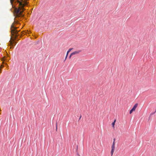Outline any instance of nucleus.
I'll list each match as a JSON object with an SVG mask.
<instances>
[{
	"label": "nucleus",
	"instance_id": "obj_1",
	"mask_svg": "<svg viewBox=\"0 0 156 156\" xmlns=\"http://www.w3.org/2000/svg\"><path fill=\"white\" fill-rule=\"evenodd\" d=\"M29 0H10L11 5L13 7L14 4L15 7L14 8L13 14L16 18L21 20L24 16V11L25 10V6H27Z\"/></svg>",
	"mask_w": 156,
	"mask_h": 156
},
{
	"label": "nucleus",
	"instance_id": "obj_2",
	"mask_svg": "<svg viewBox=\"0 0 156 156\" xmlns=\"http://www.w3.org/2000/svg\"><path fill=\"white\" fill-rule=\"evenodd\" d=\"M14 22L12 24L10 28L11 34L13 37L12 40L9 41L10 48L12 49L14 48V46L17 43V42L19 40L17 39V37L19 36H20V37H22L24 34H29L31 33L30 31L25 30L21 32V34L20 35L19 33L20 30H17V27L16 26V25L19 24V22L16 19V18H14Z\"/></svg>",
	"mask_w": 156,
	"mask_h": 156
},
{
	"label": "nucleus",
	"instance_id": "obj_3",
	"mask_svg": "<svg viewBox=\"0 0 156 156\" xmlns=\"http://www.w3.org/2000/svg\"><path fill=\"white\" fill-rule=\"evenodd\" d=\"M115 138H114L113 139V142L112 145V150L111 151V156H112L113 152L114 151L115 148Z\"/></svg>",
	"mask_w": 156,
	"mask_h": 156
},
{
	"label": "nucleus",
	"instance_id": "obj_4",
	"mask_svg": "<svg viewBox=\"0 0 156 156\" xmlns=\"http://www.w3.org/2000/svg\"><path fill=\"white\" fill-rule=\"evenodd\" d=\"M137 106L138 104L137 103L135 104L133 106L132 108L129 111V113L130 114H131L133 111H134L135 110V109L137 107Z\"/></svg>",
	"mask_w": 156,
	"mask_h": 156
},
{
	"label": "nucleus",
	"instance_id": "obj_5",
	"mask_svg": "<svg viewBox=\"0 0 156 156\" xmlns=\"http://www.w3.org/2000/svg\"><path fill=\"white\" fill-rule=\"evenodd\" d=\"M80 51H76L73 52L71 53V55H74L78 54Z\"/></svg>",
	"mask_w": 156,
	"mask_h": 156
},
{
	"label": "nucleus",
	"instance_id": "obj_6",
	"mask_svg": "<svg viewBox=\"0 0 156 156\" xmlns=\"http://www.w3.org/2000/svg\"><path fill=\"white\" fill-rule=\"evenodd\" d=\"M73 49L72 48H69V50L68 51H67V54H66V58H65V59L64 60V61L66 60V59L67 56H68V53H69V52H70V51Z\"/></svg>",
	"mask_w": 156,
	"mask_h": 156
},
{
	"label": "nucleus",
	"instance_id": "obj_7",
	"mask_svg": "<svg viewBox=\"0 0 156 156\" xmlns=\"http://www.w3.org/2000/svg\"><path fill=\"white\" fill-rule=\"evenodd\" d=\"M115 122H116V120L115 119V120L114 121V122L112 123V125L113 127H114V125H115Z\"/></svg>",
	"mask_w": 156,
	"mask_h": 156
},
{
	"label": "nucleus",
	"instance_id": "obj_8",
	"mask_svg": "<svg viewBox=\"0 0 156 156\" xmlns=\"http://www.w3.org/2000/svg\"><path fill=\"white\" fill-rule=\"evenodd\" d=\"M156 112V110H155V112H153V113H152L150 114V116H149V118L151 117V115H153Z\"/></svg>",
	"mask_w": 156,
	"mask_h": 156
},
{
	"label": "nucleus",
	"instance_id": "obj_9",
	"mask_svg": "<svg viewBox=\"0 0 156 156\" xmlns=\"http://www.w3.org/2000/svg\"><path fill=\"white\" fill-rule=\"evenodd\" d=\"M4 67V65L3 64H2L1 65L0 68H2Z\"/></svg>",
	"mask_w": 156,
	"mask_h": 156
},
{
	"label": "nucleus",
	"instance_id": "obj_10",
	"mask_svg": "<svg viewBox=\"0 0 156 156\" xmlns=\"http://www.w3.org/2000/svg\"><path fill=\"white\" fill-rule=\"evenodd\" d=\"M73 55H71V54L70 55H69V59H70L71 57L73 56Z\"/></svg>",
	"mask_w": 156,
	"mask_h": 156
},
{
	"label": "nucleus",
	"instance_id": "obj_11",
	"mask_svg": "<svg viewBox=\"0 0 156 156\" xmlns=\"http://www.w3.org/2000/svg\"><path fill=\"white\" fill-rule=\"evenodd\" d=\"M57 123H56V130L57 131Z\"/></svg>",
	"mask_w": 156,
	"mask_h": 156
},
{
	"label": "nucleus",
	"instance_id": "obj_12",
	"mask_svg": "<svg viewBox=\"0 0 156 156\" xmlns=\"http://www.w3.org/2000/svg\"><path fill=\"white\" fill-rule=\"evenodd\" d=\"M82 116H81V115L80 117V118H79V121L81 117Z\"/></svg>",
	"mask_w": 156,
	"mask_h": 156
},
{
	"label": "nucleus",
	"instance_id": "obj_13",
	"mask_svg": "<svg viewBox=\"0 0 156 156\" xmlns=\"http://www.w3.org/2000/svg\"><path fill=\"white\" fill-rule=\"evenodd\" d=\"M2 70L1 69L0 70V73H2Z\"/></svg>",
	"mask_w": 156,
	"mask_h": 156
},
{
	"label": "nucleus",
	"instance_id": "obj_14",
	"mask_svg": "<svg viewBox=\"0 0 156 156\" xmlns=\"http://www.w3.org/2000/svg\"><path fill=\"white\" fill-rule=\"evenodd\" d=\"M0 111H1V110H0Z\"/></svg>",
	"mask_w": 156,
	"mask_h": 156
}]
</instances>
